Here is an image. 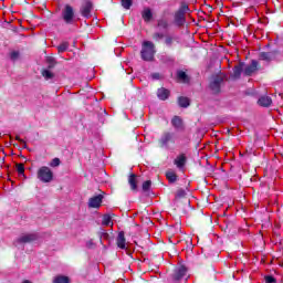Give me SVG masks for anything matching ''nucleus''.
<instances>
[{
  "label": "nucleus",
  "mask_w": 283,
  "mask_h": 283,
  "mask_svg": "<svg viewBox=\"0 0 283 283\" xmlns=\"http://www.w3.org/2000/svg\"><path fill=\"white\" fill-rule=\"evenodd\" d=\"M243 76H249V64L239 62L234 65L232 73L230 74L231 81H239Z\"/></svg>",
  "instance_id": "f257e3e1"
},
{
  "label": "nucleus",
  "mask_w": 283,
  "mask_h": 283,
  "mask_svg": "<svg viewBox=\"0 0 283 283\" xmlns=\"http://www.w3.org/2000/svg\"><path fill=\"white\" fill-rule=\"evenodd\" d=\"M156 46L154 45V42L151 41H145L143 43L142 49V59L144 61H154V55L156 54Z\"/></svg>",
  "instance_id": "f03ea898"
},
{
  "label": "nucleus",
  "mask_w": 283,
  "mask_h": 283,
  "mask_svg": "<svg viewBox=\"0 0 283 283\" xmlns=\"http://www.w3.org/2000/svg\"><path fill=\"white\" fill-rule=\"evenodd\" d=\"M189 12V4L181 2L179 10L175 13V22L177 25H185V14Z\"/></svg>",
  "instance_id": "7ed1b4c3"
},
{
  "label": "nucleus",
  "mask_w": 283,
  "mask_h": 283,
  "mask_svg": "<svg viewBox=\"0 0 283 283\" xmlns=\"http://www.w3.org/2000/svg\"><path fill=\"white\" fill-rule=\"evenodd\" d=\"M38 178L41 180V182H52V180H54V172H52L50 167L42 166L38 170Z\"/></svg>",
  "instance_id": "20e7f679"
},
{
  "label": "nucleus",
  "mask_w": 283,
  "mask_h": 283,
  "mask_svg": "<svg viewBox=\"0 0 283 283\" xmlns=\"http://www.w3.org/2000/svg\"><path fill=\"white\" fill-rule=\"evenodd\" d=\"M39 240V234L36 233H24L20 235L14 242V247H19V244H30V242H35Z\"/></svg>",
  "instance_id": "39448f33"
},
{
  "label": "nucleus",
  "mask_w": 283,
  "mask_h": 283,
  "mask_svg": "<svg viewBox=\"0 0 283 283\" xmlns=\"http://www.w3.org/2000/svg\"><path fill=\"white\" fill-rule=\"evenodd\" d=\"M62 19L67 25L74 23V8L70 4H65L62 10Z\"/></svg>",
  "instance_id": "423d86ee"
},
{
  "label": "nucleus",
  "mask_w": 283,
  "mask_h": 283,
  "mask_svg": "<svg viewBox=\"0 0 283 283\" xmlns=\"http://www.w3.org/2000/svg\"><path fill=\"white\" fill-rule=\"evenodd\" d=\"M187 266L185 265H179L178 268H176V270L174 271L171 277L174 282H180V280H182V277H185L187 275Z\"/></svg>",
  "instance_id": "0eeeda50"
},
{
  "label": "nucleus",
  "mask_w": 283,
  "mask_h": 283,
  "mask_svg": "<svg viewBox=\"0 0 283 283\" xmlns=\"http://www.w3.org/2000/svg\"><path fill=\"white\" fill-rule=\"evenodd\" d=\"M222 83H224L223 76L217 75L213 78V81L210 83V90H212L213 94H219Z\"/></svg>",
  "instance_id": "6e6552de"
},
{
  "label": "nucleus",
  "mask_w": 283,
  "mask_h": 283,
  "mask_svg": "<svg viewBox=\"0 0 283 283\" xmlns=\"http://www.w3.org/2000/svg\"><path fill=\"white\" fill-rule=\"evenodd\" d=\"M171 125L177 132H185V122L181 119L180 116L175 115L171 118Z\"/></svg>",
  "instance_id": "1a4fd4ad"
},
{
  "label": "nucleus",
  "mask_w": 283,
  "mask_h": 283,
  "mask_svg": "<svg viewBox=\"0 0 283 283\" xmlns=\"http://www.w3.org/2000/svg\"><path fill=\"white\" fill-rule=\"evenodd\" d=\"M256 103L259 107H271V105H273V98L269 95H262Z\"/></svg>",
  "instance_id": "9d476101"
},
{
  "label": "nucleus",
  "mask_w": 283,
  "mask_h": 283,
  "mask_svg": "<svg viewBox=\"0 0 283 283\" xmlns=\"http://www.w3.org/2000/svg\"><path fill=\"white\" fill-rule=\"evenodd\" d=\"M102 202H103V196L98 195V196L92 197L88 200V207H90V209H98V207H101Z\"/></svg>",
  "instance_id": "9b49d317"
},
{
  "label": "nucleus",
  "mask_w": 283,
  "mask_h": 283,
  "mask_svg": "<svg viewBox=\"0 0 283 283\" xmlns=\"http://www.w3.org/2000/svg\"><path fill=\"white\" fill-rule=\"evenodd\" d=\"M92 8L93 4L91 1H86L82 8H81V14L82 17H85L86 19H90V14H92Z\"/></svg>",
  "instance_id": "f8f14e48"
},
{
  "label": "nucleus",
  "mask_w": 283,
  "mask_h": 283,
  "mask_svg": "<svg viewBox=\"0 0 283 283\" xmlns=\"http://www.w3.org/2000/svg\"><path fill=\"white\" fill-rule=\"evenodd\" d=\"M171 140H174V135L169 132H166L163 134L159 143L163 147H167V145H169V143H171Z\"/></svg>",
  "instance_id": "ddd939ff"
},
{
  "label": "nucleus",
  "mask_w": 283,
  "mask_h": 283,
  "mask_svg": "<svg viewBox=\"0 0 283 283\" xmlns=\"http://www.w3.org/2000/svg\"><path fill=\"white\" fill-rule=\"evenodd\" d=\"M142 19H144L145 23H149L151 19H154V13L151 12V9H144L142 12Z\"/></svg>",
  "instance_id": "4468645a"
},
{
  "label": "nucleus",
  "mask_w": 283,
  "mask_h": 283,
  "mask_svg": "<svg viewBox=\"0 0 283 283\" xmlns=\"http://www.w3.org/2000/svg\"><path fill=\"white\" fill-rule=\"evenodd\" d=\"M169 90L161 87L157 91V96L160 101H167V98H169Z\"/></svg>",
  "instance_id": "2eb2a0df"
},
{
  "label": "nucleus",
  "mask_w": 283,
  "mask_h": 283,
  "mask_svg": "<svg viewBox=\"0 0 283 283\" xmlns=\"http://www.w3.org/2000/svg\"><path fill=\"white\" fill-rule=\"evenodd\" d=\"M174 163L178 169H182V167H185L187 164V157L185 155H179Z\"/></svg>",
  "instance_id": "dca6fc26"
},
{
  "label": "nucleus",
  "mask_w": 283,
  "mask_h": 283,
  "mask_svg": "<svg viewBox=\"0 0 283 283\" xmlns=\"http://www.w3.org/2000/svg\"><path fill=\"white\" fill-rule=\"evenodd\" d=\"M128 182L133 191H136V189H138V176L132 174L128 178Z\"/></svg>",
  "instance_id": "f3484780"
},
{
  "label": "nucleus",
  "mask_w": 283,
  "mask_h": 283,
  "mask_svg": "<svg viewBox=\"0 0 283 283\" xmlns=\"http://www.w3.org/2000/svg\"><path fill=\"white\" fill-rule=\"evenodd\" d=\"M178 105L179 107L187 108L189 107V105H191V101L189 99V97L180 96L178 98Z\"/></svg>",
  "instance_id": "a211bd4d"
},
{
  "label": "nucleus",
  "mask_w": 283,
  "mask_h": 283,
  "mask_svg": "<svg viewBox=\"0 0 283 283\" xmlns=\"http://www.w3.org/2000/svg\"><path fill=\"white\" fill-rule=\"evenodd\" d=\"M260 70V62L252 60L251 64L249 65V76L253 74L254 72H258Z\"/></svg>",
  "instance_id": "6ab92c4d"
},
{
  "label": "nucleus",
  "mask_w": 283,
  "mask_h": 283,
  "mask_svg": "<svg viewBox=\"0 0 283 283\" xmlns=\"http://www.w3.org/2000/svg\"><path fill=\"white\" fill-rule=\"evenodd\" d=\"M177 78L181 83H189V75L185 71H177Z\"/></svg>",
  "instance_id": "aec40b11"
},
{
  "label": "nucleus",
  "mask_w": 283,
  "mask_h": 283,
  "mask_svg": "<svg viewBox=\"0 0 283 283\" xmlns=\"http://www.w3.org/2000/svg\"><path fill=\"white\" fill-rule=\"evenodd\" d=\"M117 247L119 249H125V232H119L117 237Z\"/></svg>",
  "instance_id": "412c9836"
},
{
  "label": "nucleus",
  "mask_w": 283,
  "mask_h": 283,
  "mask_svg": "<svg viewBox=\"0 0 283 283\" xmlns=\"http://www.w3.org/2000/svg\"><path fill=\"white\" fill-rule=\"evenodd\" d=\"M275 54H277V52H262L260 56L262 61H271Z\"/></svg>",
  "instance_id": "4be33fe9"
},
{
  "label": "nucleus",
  "mask_w": 283,
  "mask_h": 283,
  "mask_svg": "<svg viewBox=\"0 0 283 283\" xmlns=\"http://www.w3.org/2000/svg\"><path fill=\"white\" fill-rule=\"evenodd\" d=\"M70 276L57 275L53 279V283H70Z\"/></svg>",
  "instance_id": "5701e85b"
},
{
  "label": "nucleus",
  "mask_w": 283,
  "mask_h": 283,
  "mask_svg": "<svg viewBox=\"0 0 283 283\" xmlns=\"http://www.w3.org/2000/svg\"><path fill=\"white\" fill-rule=\"evenodd\" d=\"M157 28L159 30H167L169 28V22L167 20H165V19H159L157 21Z\"/></svg>",
  "instance_id": "b1692460"
},
{
  "label": "nucleus",
  "mask_w": 283,
  "mask_h": 283,
  "mask_svg": "<svg viewBox=\"0 0 283 283\" xmlns=\"http://www.w3.org/2000/svg\"><path fill=\"white\" fill-rule=\"evenodd\" d=\"M166 178L169 180V182H176V180H178V175H176L172 170H168L166 172Z\"/></svg>",
  "instance_id": "393cba45"
},
{
  "label": "nucleus",
  "mask_w": 283,
  "mask_h": 283,
  "mask_svg": "<svg viewBox=\"0 0 283 283\" xmlns=\"http://www.w3.org/2000/svg\"><path fill=\"white\" fill-rule=\"evenodd\" d=\"M69 48H70L69 42H62L60 45H57L59 54H63V52H67Z\"/></svg>",
  "instance_id": "a878e982"
},
{
  "label": "nucleus",
  "mask_w": 283,
  "mask_h": 283,
  "mask_svg": "<svg viewBox=\"0 0 283 283\" xmlns=\"http://www.w3.org/2000/svg\"><path fill=\"white\" fill-rule=\"evenodd\" d=\"M250 187H251V189L255 190V186H250ZM252 200L254 202V207H256V208L260 207V205L258 203V200H260V192L253 191Z\"/></svg>",
  "instance_id": "bb28decb"
},
{
  "label": "nucleus",
  "mask_w": 283,
  "mask_h": 283,
  "mask_svg": "<svg viewBox=\"0 0 283 283\" xmlns=\"http://www.w3.org/2000/svg\"><path fill=\"white\" fill-rule=\"evenodd\" d=\"M102 224L104 227H109V224H112V217L109 214H104L103 220H102Z\"/></svg>",
  "instance_id": "cd10ccee"
},
{
  "label": "nucleus",
  "mask_w": 283,
  "mask_h": 283,
  "mask_svg": "<svg viewBox=\"0 0 283 283\" xmlns=\"http://www.w3.org/2000/svg\"><path fill=\"white\" fill-rule=\"evenodd\" d=\"M42 76L46 78V81H50V78H54V73H52L50 70L42 71Z\"/></svg>",
  "instance_id": "c85d7f7f"
},
{
  "label": "nucleus",
  "mask_w": 283,
  "mask_h": 283,
  "mask_svg": "<svg viewBox=\"0 0 283 283\" xmlns=\"http://www.w3.org/2000/svg\"><path fill=\"white\" fill-rule=\"evenodd\" d=\"M153 39H154V41H163V39H165V33H163V32H155L154 34H153Z\"/></svg>",
  "instance_id": "c756f323"
},
{
  "label": "nucleus",
  "mask_w": 283,
  "mask_h": 283,
  "mask_svg": "<svg viewBox=\"0 0 283 283\" xmlns=\"http://www.w3.org/2000/svg\"><path fill=\"white\" fill-rule=\"evenodd\" d=\"M185 196H187V191H185V189H179V190H177L175 198H176V200H178L180 198H185Z\"/></svg>",
  "instance_id": "7c9ffc66"
},
{
  "label": "nucleus",
  "mask_w": 283,
  "mask_h": 283,
  "mask_svg": "<svg viewBox=\"0 0 283 283\" xmlns=\"http://www.w3.org/2000/svg\"><path fill=\"white\" fill-rule=\"evenodd\" d=\"M132 0H122V6L125 8V10H129L132 8Z\"/></svg>",
  "instance_id": "2f4dec72"
},
{
  "label": "nucleus",
  "mask_w": 283,
  "mask_h": 283,
  "mask_svg": "<svg viewBox=\"0 0 283 283\" xmlns=\"http://www.w3.org/2000/svg\"><path fill=\"white\" fill-rule=\"evenodd\" d=\"M46 63L49 64V70H52V67H54V65H56V60H54V57H48L46 59Z\"/></svg>",
  "instance_id": "473e14b6"
},
{
  "label": "nucleus",
  "mask_w": 283,
  "mask_h": 283,
  "mask_svg": "<svg viewBox=\"0 0 283 283\" xmlns=\"http://www.w3.org/2000/svg\"><path fill=\"white\" fill-rule=\"evenodd\" d=\"M151 189V180H146L143 184V191H149Z\"/></svg>",
  "instance_id": "72a5a7b5"
},
{
  "label": "nucleus",
  "mask_w": 283,
  "mask_h": 283,
  "mask_svg": "<svg viewBox=\"0 0 283 283\" xmlns=\"http://www.w3.org/2000/svg\"><path fill=\"white\" fill-rule=\"evenodd\" d=\"M264 280L265 283H277V279H275L273 275H265Z\"/></svg>",
  "instance_id": "f704fd0d"
},
{
  "label": "nucleus",
  "mask_w": 283,
  "mask_h": 283,
  "mask_svg": "<svg viewBox=\"0 0 283 283\" xmlns=\"http://www.w3.org/2000/svg\"><path fill=\"white\" fill-rule=\"evenodd\" d=\"M18 174H25V166L23 164L15 165Z\"/></svg>",
  "instance_id": "c9c22d12"
},
{
  "label": "nucleus",
  "mask_w": 283,
  "mask_h": 283,
  "mask_svg": "<svg viewBox=\"0 0 283 283\" xmlns=\"http://www.w3.org/2000/svg\"><path fill=\"white\" fill-rule=\"evenodd\" d=\"M165 43L168 48H171V45H174V38L170 35H167L165 39Z\"/></svg>",
  "instance_id": "e433bc0d"
},
{
  "label": "nucleus",
  "mask_w": 283,
  "mask_h": 283,
  "mask_svg": "<svg viewBox=\"0 0 283 283\" xmlns=\"http://www.w3.org/2000/svg\"><path fill=\"white\" fill-rule=\"evenodd\" d=\"M59 165H61V159L59 158H53L50 163V167H59Z\"/></svg>",
  "instance_id": "4c0bfd02"
},
{
  "label": "nucleus",
  "mask_w": 283,
  "mask_h": 283,
  "mask_svg": "<svg viewBox=\"0 0 283 283\" xmlns=\"http://www.w3.org/2000/svg\"><path fill=\"white\" fill-rule=\"evenodd\" d=\"M10 59H11V61H17V59H19V52L18 51H12L10 53Z\"/></svg>",
  "instance_id": "58836bf2"
},
{
  "label": "nucleus",
  "mask_w": 283,
  "mask_h": 283,
  "mask_svg": "<svg viewBox=\"0 0 283 283\" xmlns=\"http://www.w3.org/2000/svg\"><path fill=\"white\" fill-rule=\"evenodd\" d=\"M101 240H109V233H107V232H102V233H101Z\"/></svg>",
  "instance_id": "ea45409f"
},
{
  "label": "nucleus",
  "mask_w": 283,
  "mask_h": 283,
  "mask_svg": "<svg viewBox=\"0 0 283 283\" xmlns=\"http://www.w3.org/2000/svg\"><path fill=\"white\" fill-rule=\"evenodd\" d=\"M151 78H153L154 81H158V80L160 78V73H153V74H151Z\"/></svg>",
  "instance_id": "a19ab883"
},
{
  "label": "nucleus",
  "mask_w": 283,
  "mask_h": 283,
  "mask_svg": "<svg viewBox=\"0 0 283 283\" xmlns=\"http://www.w3.org/2000/svg\"><path fill=\"white\" fill-rule=\"evenodd\" d=\"M251 182H258V177H255V174L252 175V178L250 179Z\"/></svg>",
  "instance_id": "79ce46f5"
},
{
  "label": "nucleus",
  "mask_w": 283,
  "mask_h": 283,
  "mask_svg": "<svg viewBox=\"0 0 283 283\" xmlns=\"http://www.w3.org/2000/svg\"><path fill=\"white\" fill-rule=\"evenodd\" d=\"M15 140H19V143H22V145H25V140L21 139L19 136L15 137Z\"/></svg>",
  "instance_id": "37998d69"
},
{
  "label": "nucleus",
  "mask_w": 283,
  "mask_h": 283,
  "mask_svg": "<svg viewBox=\"0 0 283 283\" xmlns=\"http://www.w3.org/2000/svg\"><path fill=\"white\" fill-rule=\"evenodd\" d=\"M252 39H255V33L252 34Z\"/></svg>",
  "instance_id": "c03bdc74"
},
{
  "label": "nucleus",
  "mask_w": 283,
  "mask_h": 283,
  "mask_svg": "<svg viewBox=\"0 0 283 283\" xmlns=\"http://www.w3.org/2000/svg\"><path fill=\"white\" fill-rule=\"evenodd\" d=\"M250 10H255V9L253 7H251Z\"/></svg>",
  "instance_id": "a18cd8bd"
}]
</instances>
